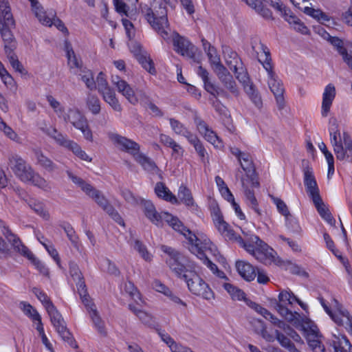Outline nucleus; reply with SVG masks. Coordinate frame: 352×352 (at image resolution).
I'll use <instances>...</instances> for the list:
<instances>
[{
	"mask_svg": "<svg viewBox=\"0 0 352 352\" xmlns=\"http://www.w3.org/2000/svg\"><path fill=\"white\" fill-rule=\"evenodd\" d=\"M252 49L257 56L258 62L267 73L268 86L274 95L278 107L279 109H283L285 106L284 87L281 80L274 71L270 50L261 42H259L257 46L252 45Z\"/></svg>",
	"mask_w": 352,
	"mask_h": 352,
	"instance_id": "f257e3e1",
	"label": "nucleus"
},
{
	"mask_svg": "<svg viewBox=\"0 0 352 352\" xmlns=\"http://www.w3.org/2000/svg\"><path fill=\"white\" fill-rule=\"evenodd\" d=\"M8 160L9 168L21 182L31 184L46 192L51 190L50 182L35 172L21 156L12 153L9 155Z\"/></svg>",
	"mask_w": 352,
	"mask_h": 352,
	"instance_id": "f03ea898",
	"label": "nucleus"
},
{
	"mask_svg": "<svg viewBox=\"0 0 352 352\" xmlns=\"http://www.w3.org/2000/svg\"><path fill=\"white\" fill-rule=\"evenodd\" d=\"M155 9V6L153 8L146 6L142 9V12L151 27L160 34L168 43H171L173 50L176 51V33L170 32L165 8L160 6L158 10Z\"/></svg>",
	"mask_w": 352,
	"mask_h": 352,
	"instance_id": "7ed1b4c3",
	"label": "nucleus"
},
{
	"mask_svg": "<svg viewBox=\"0 0 352 352\" xmlns=\"http://www.w3.org/2000/svg\"><path fill=\"white\" fill-rule=\"evenodd\" d=\"M177 279L184 281L193 294L206 300L213 299L214 292L208 285L193 270L187 269L177 262Z\"/></svg>",
	"mask_w": 352,
	"mask_h": 352,
	"instance_id": "20e7f679",
	"label": "nucleus"
},
{
	"mask_svg": "<svg viewBox=\"0 0 352 352\" xmlns=\"http://www.w3.org/2000/svg\"><path fill=\"white\" fill-rule=\"evenodd\" d=\"M239 245L259 262L265 265H270L272 263L276 265L281 263L280 258L276 256V252L258 236L251 235L248 238V241L255 243V245L245 242L242 238H239Z\"/></svg>",
	"mask_w": 352,
	"mask_h": 352,
	"instance_id": "39448f33",
	"label": "nucleus"
},
{
	"mask_svg": "<svg viewBox=\"0 0 352 352\" xmlns=\"http://www.w3.org/2000/svg\"><path fill=\"white\" fill-rule=\"evenodd\" d=\"M15 27V21L11 12V8L8 0H0V34L4 44L6 52L14 51L17 42L12 29Z\"/></svg>",
	"mask_w": 352,
	"mask_h": 352,
	"instance_id": "423d86ee",
	"label": "nucleus"
},
{
	"mask_svg": "<svg viewBox=\"0 0 352 352\" xmlns=\"http://www.w3.org/2000/svg\"><path fill=\"white\" fill-rule=\"evenodd\" d=\"M111 82L116 87L118 91L133 104L146 99V96L142 90H138L135 92L129 84L117 75L111 76Z\"/></svg>",
	"mask_w": 352,
	"mask_h": 352,
	"instance_id": "0eeeda50",
	"label": "nucleus"
},
{
	"mask_svg": "<svg viewBox=\"0 0 352 352\" xmlns=\"http://www.w3.org/2000/svg\"><path fill=\"white\" fill-rule=\"evenodd\" d=\"M111 82L116 87L118 91L133 104L146 99V96L142 90H138L135 92L129 84L117 75L111 76Z\"/></svg>",
	"mask_w": 352,
	"mask_h": 352,
	"instance_id": "6e6552de",
	"label": "nucleus"
},
{
	"mask_svg": "<svg viewBox=\"0 0 352 352\" xmlns=\"http://www.w3.org/2000/svg\"><path fill=\"white\" fill-rule=\"evenodd\" d=\"M109 138L121 151L129 153L134 159L140 153V145L133 140L114 133H109Z\"/></svg>",
	"mask_w": 352,
	"mask_h": 352,
	"instance_id": "1a4fd4ad",
	"label": "nucleus"
},
{
	"mask_svg": "<svg viewBox=\"0 0 352 352\" xmlns=\"http://www.w3.org/2000/svg\"><path fill=\"white\" fill-rule=\"evenodd\" d=\"M197 73L198 76L201 78L206 91H208L211 96H212V98H211L212 99L217 98L218 96H221L226 98H229V93L226 90L216 87L210 81L208 76L209 73L206 69L203 68L201 66H199Z\"/></svg>",
	"mask_w": 352,
	"mask_h": 352,
	"instance_id": "9d476101",
	"label": "nucleus"
},
{
	"mask_svg": "<svg viewBox=\"0 0 352 352\" xmlns=\"http://www.w3.org/2000/svg\"><path fill=\"white\" fill-rule=\"evenodd\" d=\"M189 250L201 259V254L208 256L207 252L215 254L217 252L216 246L206 236L199 235L197 241H195Z\"/></svg>",
	"mask_w": 352,
	"mask_h": 352,
	"instance_id": "9b49d317",
	"label": "nucleus"
},
{
	"mask_svg": "<svg viewBox=\"0 0 352 352\" xmlns=\"http://www.w3.org/2000/svg\"><path fill=\"white\" fill-rule=\"evenodd\" d=\"M216 74L224 88L229 94H231L235 97H238L239 96V88L233 78V76L226 67H220V72H217Z\"/></svg>",
	"mask_w": 352,
	"mask_h": 352,
	"instance_id": "f8f14e48",
	"label": "nucleus"
},
{
	"mask_svg": "<svg viewBox=\"0 0 352 352\" xmlns=\"http://www.w3.org/2000/svg\"><path fill=\"white\" fill-rule=\"evenodd\" d=\"M195 123L199 132L204 137L206 140L211 143L215 147H221L222 146L219 138L214 131L209 128L205 121L199 117H195Z\"/></svg>",
	"mask_w": 352,
	"mask_h": 352,
	"instance_id": "ddd939ff",
	"label": "nucleus"
},
{
	"mask_svg": "<svg viewBox=\"0 0 352 352\" xmlns=\"http://www.w3.org/2000/svg\"><path fill=\"white\" fill-rule=\"evenodd\" d=\"M4 229L5 232L3 233L6 237L8 241L12 244L14 249L21 253L23 256L27 257L30 261L34 260V262L38 263V262L37 261V258L26 246L22 243L20 239L14 234H13L8 228L5 227Z\"/></svg>",
	"mask_w": 352,
	"mask_h": 352,
	"instance_id": "4468645a",
	"label": "nucleus"
},
{
	"mask_svg": "<svg viewBox=\"0 0 352 352\" xmlns=\"http://www.w3.org/2000/svg\"><path fill=\"white\" fill-rule=\"evenodd\" d=\"M197 50V47L192 43L177 33V54H180L194 62H199L196 57Z\"/></svg>",
	"mask_w": 352,
	"mask_h": 352,
	"instance_id": "2eb2a0df",
	"label": "nucleus"
},
{
	"mask_svg": "<svg viewBox=\"0 0 352 352\" xmlns=\"http://www.w3.org/2000/svg\"><path fill=\"white\" fill-rule=\"evenodd\" d=\"M135 160L142 167V168L153 175H157L160 180L163 179L162 172L157 166L155 162L142 153H140L135 158Z\"/></svg>",
	"mask_w": 352,
	"mask_h": 352,
	"instance_id": "dca6fc26",
	"label": "nucleus"
},
{
	"mask_svg": "<svg viewBox=\"0 0 352 352\" xmlns=\"http://www.w3.org/2000/svg\"><path fill=\"white\" fill-rule=\"evenodd\" d=\"M304 184L306 187L307 192L311 199L320 196L313 170L309 166L304 169Z\"/></svg>",
	"mask_w": 352,
	"mask_h": 352,
	"instance_id": "f3484780",
	"label": "nucleus"
},
{
	"mask_svg": "<svg viewBox=\"0 0 352 352\" xmlns=\"http://www.w3.org/2000/svg\"><path fill=\"white\" fill-rule=\"evenodd\" d=\"M199 235H197L188 226L177 219V239L182 240V242L191 248L195 241H197Z\"/></svg>",
	"mask_w": 352,
	"mask_h": 352,
	"instance_id": "a211bd4d",
	"label": "nucleus"
},
{
	"mask_svg": "<svg viewBox=\"0 0 352 352\" xmlns=\"http://www.w3.org/2000/svg\"><path fill=\"white\" fill-rule=\"evenodd\" d=\"M327 40L333 45L338 53L342 55L344 61L352 69V55L348 54L346 48L344 47L343 41L338 37L331 36L327 31H324ZM352 48V43L350 45Z\"/></svg>",
	"mask_w": 352,
	"mask_h": 352,
	"instance_id": "6ab92c4d",
	"label": "nucleus"
},
{
	"mask_svg": "<svg viewBox=\"0 0 352 352\" xmlns=\"http://www.w3.org/2000/svg\"><path fill=\"white\" fill-rule=\"evenodd\" d=\"M183 204L190 210H197L196 204L191 190L184 185H181L177 191V204Z\"/></svg>",
	"mask_w": 352,
	"mask_h": 352,
	"instance_id": "aec40b11",
	"label": "nucleus"
},
{
	"mask_svg": "<svg viewBox=\"0 0 352 352\" xmlns=\"http://www.w3.org/2000/svg\"><path fill=\"white\" fill-rule=\"evenodd\" d=\"M335 96L336 88L332 84H329L326 86L322 95L321 114L323 117L327 116Z\"/></svg>",
	"mask_w": 352,
	"mask_h": 352,
	"instance_id": "412c9836",
	"label": "nucleus"
},
{
	"mask_svg": "<svg viewBox=\"0 0 352 352\" xmlns=\"http://www.w3.org/2000/svg\"><path fill=\"white\" fill-rule=\"evenodd\" d=\"M61 118L66 123H70L74 128L87 119L86 116L76 108H69Z\"/></svg>",
	"mask_w": 352,
	"mask_h": 352,
	"instance_id": "4be33fe9",
	"label": "nucleus"
},
{
	"mask_svg": "<svg viewBox=\"0 0 352 352\" xmlns=\"http://www.w3.org/2000/svg\"><path fill=\"white\" fill-rule=\"evenodd\" d=\"M141 204L144 208L145 216L154 224L160 226L162 224V219L160 213H158L153 204L148 200H141Z\"/></svg>",
	"mask_w": 352,
	"mask_h": 352,
	"instance_id": "5701e85b",
	"label": "nucleus"
},
{
	"mask_svg": "<svg viewBox=\"0 0 352 352\" xmlns=\"http://www.w3.org/2000/svg\"><path fill=\"white\" fill-rule=\"evenodd\" d=\"M236 267L241 276L247 281L253 280L256 276L255 267L249 263L237 261Z\"/></svg>",
	"mask_w": 352,
	"mask_h": 352,
	"instance_id": "b1692460",
	"label": "nucleus"
},
{
	"mask_svg": "<svg viewBox=\"0 0 352 352\" xmlns=\"http://www.w3.org/2000/svg\"><path fill=\"white\" fill-rule=\"evenodd\" d=\"M330 345L333 348L334 352H352V345L344 336H333Z\"/></svg>",
	"mask_w": 352,
	"mask_h": 352,
	"instance_id": "393cba45",
	"label": "nucleus"
},
{
	"mask_svg": "<svg viewBox=\"0 0 352 352\" xmlns=\"http://www.w3.org/2000/svg\"><path fill=\"white\" fill-rule=\"evenodd\" d=\"M44 131L47 135L53 138L58 144L67 149L74 142L73 140L68 139L67 135L58 132L54 126H50L46 129Z\"/></svg>",
	"mask_w": 352,
	"mask_h": 352,
	"instance_id": "a878e982",
	"label": "nucleus"
},
{
	"mask_svg": "<svg viewBox=\"0 0 352 352\" xmlns=\"http://www.w3.org/2000/svg\"><path fill=\"white\" fill-rule=\"evenodd\" d=\"M342 156H336L338 160H348L352 162V139L351 136L344 132L342 142Z\"/></svg>",
	"mask_w": 352,
	"mask_h": 352,
	"instance_id": "bb28decb",
	"label": "nucleus"
},
{
	"mask_svg": "<svg viewBox=\"0 0 352 352\" xmlns=\"http://www.w3.org/2000/svg\"><path fill=\"white\" fill-rule=\"evenodd\" d=\"M231 71L234 73L236 78L243 85V89L245 86L253 84L250 78L246 68L243 66L242 62L239 64H235L234 67L230 68Z\"/></svg>",
	"mask_w": 352,
	"mask_h": 352,
	"instance_id": "cd10ccee",
	"label": "nucleus"
},
{
	"mask_svg": "<svg viewBox=\"0 0 352 352\" xmlns=\"http://www.w3.org/2000/svg\"><path fill=\"white\" fill-rule=\"evenodd\" d=\"M239 162L241 167L245 172L246 175L251 177L252 185L258 187L259 186V183L258 182H254V178L252 177V175L255 173V169L250 155L245 153H243L241 157V162Z\"/></svg>",
	"mask_w": 352,
	"mask_h": 352,
	"instance_id": "c85d7f7f",
	"label": "nucleus"
},
{
	"mask_svg": "<svg viewBox=\"0 0 352 352\" xmlns=\"http://www.w3.org/2000/svg\"><path fill=\"white\" fill-rule=\"evenodd\" d=\"M154 192L159 198L172 204L176 203V197L170 192L164 183L162 182H157L154 188Z\"/></svg>",
	"mask_w": 352,
	"mask_h": 352,
	"instance_id": "c756f323",
	"label": "nucleus"
},
{
	"mask_svg": "<svg viewBox=\"0 0 352 352\" xmlns=\"http://www.w3.org/2000/svg\"><path fill=\"white\" fill-rule=\"evenodd\" d=\"M99 94L102 95L103 100L108 103L114 111H122V107L116 98L114 90L111 87H109L99 91Z\"/></svg>",
	"mask_w": 352,
	"mask_h": 352,
	"instance_id": "7c9ffc66",
	"label": "nucleus"
},
{
	"mask_svg": "<svg viewBox=\"0 0 352 352\" xmlns=\"http://www.w3.org/2000/svg\"><path fill=\"white\" fill-rule=\"evenodd\" d=\"M32 11L38 21L43 25H47L51 21L50 12L48 14L43 10V7L37 0H29Z\"/></svg>",
	"mask_w": 352,
	"mask_h": 352,
	"instance_id": "2f4dec72",
	"label": "nucleus"
},
{
	"mask_svg": "<svg viewBox=\"0 0 352 352\" xmlns=\"http://www.w3.org/2000/svg\"><path fill=\"white\" fill-rule=\"evenodd\" d=\"M34 156L36 160V164L45 170L52 173L58 168L57 165L49 157L45 155L41 151H35Z\"/></svg>",
	"mask_w": 352,
	"mask_h": 352,
	"instance_id": "473e14b6",
	"label": "nucleus"
},
{
	"mask_svg": "<svg viewBox=\"0 0 352 352\" xmlns=\"http://www.w3.org/2000/svg\"><path fill=\"white\" fill-rule=\"evenodd\" d=\"M241 185L243 188L244 189V193L246 198L247 204L248 205L254 210V212L258 215H261V210L258 208V204L257 201V199H256L254 196V191L248 189V187L245 186L244 179L242 177L241 179Z\"/></svg>",
	"mask_w": 352,
	"mask_h": 352,
	"instance_id": "72a5a7b5",
	"label": "nucleus"
},
{
	"mask_svg": "<svg viewBox=\"0 0 352 352\" xmlns=\"http://www.w3.org/2000/svg\"><path fill=\"white\" fill-rule=\"evenodd\" d=\"M279 302L278 304H283V305H292L294 302H296L303 309H305L307 305L298 299L292 292L283 290L278 295Z\"/></svg>",
	"mask_w": 352,
	"mask_h": 352,
	"instance_id": "f704fd0d",
	"label": "nucleus"
},
{
	"mask_svg": "<svg viewBox=\"0 0 352 352\" xmlns=\"http://www.w3.org/2000/svg\"><path fill=\"white\" fill-rule=\"evenodd\" d=\"M46 311L50 318L51 322L55 329L60 327V325L65 324V322L62 315L53 303H50Z\"/></svg>",
	"mask_w": 352,
	"mask_h": 352,
	"instance_id": "c9c22d12",
	"label": "nucleus"
},
{
	"mask_svg": "<svg viewBox=\"0 0 352 352\" xmlns=\"http://www.w3.org/2000/svg\"><path fill=\"white\" fill-rule=\"evenodd\" d=\"M58 335L64 342H66L71 347L77 348L78 344L74 340L72 334L67 329L66 324L55 329Z\"/></svg>",
	"mask_w": 352,
	"mask_h": 352,
	"instance_id": "e433bc0d",
	"label": "nucleus"
},
{
	"mask_svg": "<svg viewBox=\"0 0 352 352\" xmlns=\"http://www.w3.org/2000/svg\"><path fill=\"white\" fill-rule=\"evenodd\" d=\"M223 54L229 68L234 67L235 64H240L242 62L236 52L232 51L228 46L223 47Z\"/></svg>",
	"mask_w": 352,
	"mask_h": 352,
	"instance_id": "4c0bfd02",
	"label": "nucleus"
},
{
	"mask_svg": "<svg viewBox=\"0 0 352 352\" xmlns=\"http://www.w3.org/2000/svg\"><path fill=\"white\" fill-rule=\"evenodd\" d=\"M29 207L32 209L37 214L43 217L44 219H49L50 214L45 210L44 205L42 202L34 199L26 200Z\"/></svg>",
	"mask_w": 352,
	"mask_h": 352,
	"instance_id": "58836bf2",
	"label": "nucleus"
},
{
	"mask_svg": "<svg viewBox=\"0 0 352 352\" xmlns=\"http://www.w3.org/2000/svg\"><path fill=\"white\" fill-rule=\"evenodd\" d=\"M162 251L166 254V263L169 267L176 272V252L175 250L165 245L161 246Z\"/></svg>",
	"mask_w": 352,
	"mask_h": 352,
	"instance_id": "ea45409f",
	"label": "nucleus"
},
{
	"mask_svg": "<svg viewBox=\"0 0 352 352\" xmlns=\"http://www.w3.org/2000/svg\"><path fill=\"white\" fill-rule=\"evenodd\" d=\"M86 104L88 109L92 114L97 115L100 112V101L96 95L89 93L87 94Z\"/></svg>",
	"mask_w": 352,
	"mask_h": 352,
	"instance_id": "a19ab883",
	"label": "nucleus"
},
{
	"mask_svg": "<svg viewBox=\"0 0 352 352\" xmlns=\"http://www.w3.org/2000/svg\"><path fill=\"white\" fill-rule=\"evenodd\" d=\"M81 80L85 84L87 88L90 91L96 89V82L94 78L92 72L89 69H82L80 74Z\"/></svg>",
	"mask_w": 352,
	"mask_h": 352,
	"instance_id": "79ce46f5",
	"label": "nucleus"
},
{
	"mask_svg": "<svg viewBox=\"0 0 352 352\" xmlns=\"http://www.w3.org/2000/svg\"><path fill=\"white\" fill-rule=\"evenodd\" d=\"M89 314L92 322L95 327L97 329L98 333L105 336L107 335V331L104 328V322L99 316L96 309L91 307V311H89Z\"/></svg>",
	"mask_w": 352,
	"mask_h": 352,
	"instance_id": "37998d69",
	"label": "nucleus"
},
{
	"mask_svg": "<svg viewBox=\"0 0 352 352\" xmlns=\"http://www.w3.org/2000/svg\"><path fill=\"white\" fill-rule=\"evenodd\" d=\"M244 90L255 106L260 109L262 107L263 102L261 97L256 90L254 84L249 85V86H245Z\"/></svg>",
	"mask_w": 352,
	"mask_h": 352,
	"instance_id": "c03bdc74",
	"label": "nucleus"
},
{
	"mask_svg": "<svg viewBox=\"0 0 352 352\" xmlns=\"http://www.w3.org/2000/svg\"><path fill=\"white\" fill-rule=\"evenodd\" d=\"M69 178L72 181L73 183L76 184L81 190L85 192L87 195L91 192V190L94 188L90 184L87 183L82 178L74 175L70 171L67 172Z\"/></svg>",
	"mask_w": 352,
	"mask_h": 352,
	"instance_id": "a18cd8bd",
	"label": "nucleus"
},
{
	"mask_svg": "<svg viewBox=\"0 0 352 352\" xmlns=\"http://www.w3.org/2000/svg\"><path fill=\"white\" fill-rule=\"evenodd\" d=\"M61 228L64 230L65 232L67 234V236L72 243L73 246L77 250H78V237L76 235V232L74 229L72 228V226L68 223H65L63 225H61Z\"/></svg>",
	"mask_w": 352,
	"mask_h": 352,
	"instance_id": "49530a36",
	"label": "nucleus"
},
{
	"mask_svg": "<svg viewBox=\"0 0 352 352\" xmlns=\"http://www.w3.org/2000/svg\"><path fill=\"white\" fill-rule=\"evenodd\" d=\"M206 54L211 63V65L212 66L214 71L216 74L220 72V67H226L224 65L221 64L220 61V58L217 56V52L214 47L210 48V50H208Z\"/></svg>",
	"mask_w": 352,
	"mask_h": 352,
	"instance_id": "de8ad7c7",
	"label": "nucleus"
},
{
	"mask_svg": "<svg viewBox=\"0 0 352 352\" xmlns=\"http://www.w3.org/2000/svg\"><path fill=\"white\" fill-rule=\"evenodd\" d=\"M6 54L9 60L11 66L16 72H18L21 74H25L27 73L23 65L19 60L17 56L14 53V51H12L10 52V53L6 52Z\"/></svg>",
	"mask_w": 352,
	"mask_h": 352,
	"instance_id": "09e8293b",
	"label": "nucleus"
},
{
	"mask_svg": "<svg viewBox=\"0 0 352 352\" xmlns=\"http://www.w3.org/2000/svg\"><path fill=\"white\" fill-rule=\"evenodd\" d=\"M330 136H331V142L333 146V151L336 156H340V157L342 156V136H340V133L338 131H336L332 133V132H330Z\"/></svg>",
	"mask_w": 352,
	"mask_h": 352,
	"instance_id": "8fccbe9b",
	"label": "nucleus"
},
{
	"mask_svg": "<svg viewBox=\"0 0 352 352\" xmlns=\"http://www.w3.org/2000/svg\"><path fill=\"white\" fill-rule=\"evenodd\" d=\"M223 287L233 300H245V294L241 289L230 283H224Z\"/></svg>",
	"mask_w": 352,
	"mask_h": 352,
	"instance_id": "3c124183",
	"label": "nucleus"
},
{
	"mask_svg": "<svg viewBox=\"0 0 352 352\" xmlns=\"http://www.w3.org/2000/svg\"><path fill=\"white\" fill-rule=\"evenodd\" d=\"M276 309L281 316L290 322H294L296 319V316H298V313H293L283 304H276Z\"/></svg>",
	"mask_w": 352,
	"mask_h": 352,
	"instance_id": "603ef678",
	"label": "nucleus"
},
{
	"mask_svg": "<svg viewBox=\"0 0 352 352\" xmlns=\"http://www.w3.org/2000/svg\"><path fill=\"white\" fill-rule=\"evenodd\" d=\"M75 129L80 131L82 133L84 138L86 140L91 142L94 141L93 132L90 128L87 118L85 120H84L81 124H80L78 126H76Z\"/></svg>",
	"mask_w": 352,
	"mask_h": 352,
	"instance_id": "864d4df0",
	"label": "nucleus"
},
{
	"mask_svg": "<svg viewBox=\"0 0 352 352\" xmlns=\"http://www.w3.org/2000/svg\"><path fill=\"white\" fill-rule=\"evenodd\" d=\"M68 150L72 151V153L82 160L91 162L92 158L90 157L85 151H83L80 146L76 142H73Z\"/></svg>",
	"mask_w": 352,
	"mask_h": 352,
	"instance_id": "5fc2aeb1",
	"label": "nucleus"
},
{
	"mask_svg": "<svg viewBox=\"0 0 352 352\" xmlns=\"http://www.w3.org/2000/svg\"><path fill=\"white\" fill-rule=\"evenodd\" d=\"M272 200L274 204L276 206L278 211L283 216L285 217L286 220L289 221V217H291L289 209L285 203L280 198L276 197L273 195H270Z\"/></svg>",
	"mask_w": 352,
	"mask_h": 352,
	"instance_id": "6e6d98bb",
	"label": "nucleus"
},
{
	"mask_svg": "<svg viewBox=\"0 0 352 352\" xmlns=\"http://www.w3.org/2000/svg\"><path fill=\"white\" fill-rule=\"evenodd\" d=\"M87 195L94 199L97 204L102 208H103L109 203L107 199L101 193V192L94 188H92L91 192L88 193Z\"/></svg>",
	"mask_w": 352,
	"mask_h": 352,
	"instance_id": "4d7b16f0",
	"label": "nucleus"
},
{
	"mask_svg": "<svg viewBox=\"0 0 352 352\" xmlns=\"http://www.w3.org/2000/svg\"><path fill=\"white\" fill-rule=\"evenodd\" d=\"M138 61L142 65L144 69H145L151 74H155L156 70L154 67V63L147 54L144 56H140Z\"/></svg>",
	"mask_w": 352,
	"mask_h": 352,
	"instance_id": "13d9d810",
	"label": "nucleus"
},
{
	"mask_svg": "<svg viewBox=\"0 0 352 352\" xmlns=\"http://www.w3.org/2000/svg\"><path fill=\"white\" fill-rule=\"evenodd\" d=\"M155 330L157 331L162 340L170 348L172 352H176V344H175L174 340L164 331L160 329L158 327H156Z\"/></svg>",
	"mask_w": 352,
	"mask_h": 352,
	"instance_id": "bf43d9fd",
	"label": "nucleus"
},
{
	"mask_svg": "<svg viewBox=\"0 0 352 352\" xmlns=\"http://www.w3.org/2000/svg\"><path fill=\"white\" fill-rule=\"evenodd\" d=\"M137 317L142 321V323H144L145 325H147L150 328H153L155 329L156 327H158L155 320L153 319V317L142 310L138 313V316Z\"/></svg>",
	"mask_w": 352,
	"mask_h": 352,
	"instance_id": "052dcab7",
	"label": "nucleus"
},
{
	"mask_svg": "<svg viewBox=\"0 0 352 352\" xmlns=\"http://www.w3.org/2000/svg\"><path fill=\"white\" fill-rule=\"evenodd\" d=\"M133 247L145 261H150L151 260V255L147 251L146 246L140 241L135 240Z\"/></svg>",
	"mask_w": 352,
	"mask_h": 352,
	"instance_id": "680f3d73",
	"label": "nucleus"
},
{
	"mask_svg": "<svg viewBox=\"0 0 352 352\" xmlns=\"http://www.w3.org/2000/svg\"><path fill=\"white\" fill-rule=\"evenodd\" d=\"M50 16H51V21L48 26H52L54 25L56 28L61 31L63 33L68 34L67 28L65 27L63 22L59 19L58 18L56 17V14L54 11L50 12Z\"/></svg>",
	"mask_w": 352,
	"mask_h": 352,
	"instance_id": "e2e57ef3",
	"label": "nucleus"
},
{
	"mask_svg": "<svg viewBox=\"0 0 352 352\" xmlns=\"http://www.w3.org/2000/svg\"><path fill=\"white\" fill-rule=\"evenodd\" d=\"M47 101L58 116L61 118L64 113V108L60 105V103L50 95L47 96Z\"/></svg>",
	"mask_w": 352,
	"mask_h": 352,
	"instance_id": "0e129e2a",
	"label": "nucleus"
},
{
	"mask_svg": "<svg viewBox=\"0 0 352 352\" xmlns=\"http://www.w3.org/2000/svg\"><path fill=\"white\" fill-rule=\"evenodd\" d=\"M129 50L134 55L137 60L140 56H144L147 53L142 50L141 45L137 42L132 41L129 44Z\"/></svg>",
	"mask_w": 352,
	"mask_h": 352,
	"instance_id": "69168bd1",
	"label": "nucleus"
},
{
	"mask_svg": "<svg viewBox=\"0 0 352 352\" xmlns=\"http://www.w3.org/2000/svg\"><path fill=\"white\" fill-rule=\"evenodd\" d=\"M0 77L3 82L7 86H12L14 80L12 76L8 72L2 63L0 64Z\"/></svg>",
	"mask_w": 352,
	"mask_h": 352,
	"instance_id": "338daca9",
	"label": "nucleus"
},
{
	"mask_svg": "<svg viewBox=\"0 0 352 352\" xmlns=\"http://www.w3.org/2000/svg\"><path fill=\"white\" fill-rule=\"evenodd\" d=\"M256 323L258 324V333H260L266 341L273 342L274 340V338L272 335L268 333L264 322L262 320H258L256 321Z\"/></svg>",
	"mask_w": 352,
	"mask_h": 352,
	"instance_id": "774afa93",
	"label": "nucleus"
}]
</instances>
